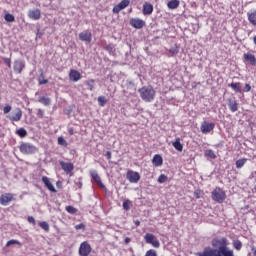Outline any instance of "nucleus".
<instances>
[{
	"mask_svg": "<svg viewBox=\"0 0 256 256\" xmlns=\"http://www.w3.org/2000/svg\"><path fill=\"white\" fill-rule=\"evenodd\" d=\"M212 247H205L198 256H235L233 249L229 248V240L226 237L214 238L211 241Z\"/></svg>",
	"mask_w": 256,
	"mask_h": 256,
	"instance_id": "f257e3e1",
	"label": "nucleus"
},
{
	"mask_svg": "<svg viewBox=\"0 0 256 256\" xmlns=\"http://www.w3.org/2000/svg\"><path fill=\"white\" fill-rule=\"evenodd\" d=\"M138 93L145 103H151L155 99V89H153V86H144L138 90Z\"/></svg>",
	"mask_w": 256,
	"mask_h": 256,
	"instance_id": "f03ea898",
	"label": "nucleus"
},
{
	"mask_svg": "<svg viewBox=\"0 0 256 256\" xmlns=\"http://www.w3.org/2000/svg\"><path fill=\"white\" fill-rule=\"evenodd\" d=\"M19 149L22 155H35V153L37 152V148L35 147V145L29 142H21Z\"/></svg>",
	"mask_w": 256,
	"mask_h": 256,
	"instance_id": "7ed1b4c3",
	"label": "nucleus"
},
{
	"mask_svg": "<svg viewBox=\"0 0 256 256\" xmlns=\"http://www.w3.org/2000/svg\"><path fill=\"white\" fill-rule=\"evenodd\" d=\"M212 199L216 201V203H223V201L227 199V195L223 189L217 187L212 191Z\"/></svg>",
	"mask_w": 256,
	"mask_h": 256,
	"instance_id": "20e7f679",
	"label": "nucleus"
},
{
	"mask_svg": "<svg viewBox=\"0 0 256 256\" xmlns=\"http://www.w3.org/2000/svg\"><path fill=\"white\" fill-rule=\"evenodd\" d=\"M6 117L7 119H9V121H12V123L21 121V118L23 117V111H21V108H16L11 112V114H8Z\"/></svg>",
	"mask_w": 256,
	"mask_h": 256,
	"instance_id": "39448f33",
	"label": "nucleus"
},
{
	"mask_svg": "<svg viewBox=\"0 0 256 256\" xmlns=\"http://www.w3.org/2000/svg\"><path fill=\"white\" fill-rule=\"evenodd\" d=\"M126 179L130 182V183H139L140 179H141V175L139 174V172H135L133 170H129L126 173Z\"/></svg>",
	"mask_w": 256,
	"mask_h": 256,
	"instance_id": "423d86ee",
	"label": "nucleus"
},
{
	"mask_svg": "<svg viewBox=\"0 0 256 256\" xmlns=\"http://www.w3.org/2000/svg\"><path fill=\"white\" fill-rule=\"evenodd\" d=\"M13 69L17 75H21V73H23V69H25V60H22V59L15 60L13 63Z\"/></svg>",
	"mask_w": 256,
	"mask_h": 256,
	"instance_id": "0eeeda50",
	"label": "nucleus"
},
{
	"mask_svg": "<svg viewBox=\"0 0 256 256\" xmlns=\"http://www.w3.org/2000/svg\"><path fill=\"white\" fill-rule=\"evenodd\" d=\"M215 129V123L211 122H207L204 121L202 122L201 126H200V131L204 134L207 135V133H211V131H213Z\"/></svg>",
	"mask_w": 256,
	"mask_h": 256,
	"instance_id": "6e6552de",
	"label": "nucleus"
},
{
	"mask_svg": "<svg viewBox=\"0 0 256 256\" xmlns=\"http://www.w3.org/2000/svg\"><path fill=\"white\" fill-rule=\"evenodd\" d=\"M79 39L80 41L89 44L93 40V34L89 30L82 31L79 33Z\"/></svg>",
	"mask_w": 256,
	"mask_h": 256,
	"instance_id": "1a4fd4ad",
	"label": "nucleus"
},
{
	"mask_svg": "<svg viewBox=\"0 0 256 256\" xmlns=\"http://www.w3.org/2000/svg\"><path fill=\"white\" fill-rule=\"evenodd\" d=\"M90 175H91L93 181H95L96 184L98 185V187H100V189H103V191H107V187H105L103 185V182L101 181V177L97 173V170H91Z\"/></svg>",
	"mask_w": 256,
	"mask_h": 256,
	"instance_id": "9d476101",
	"label": "nucleus"
},
{
	"mask_svg": "<svg viewBox=\"0 0 256 256\" xmlns=\"http://www.w3.org/2000/svg\"><path fill=\"white\" fill-rule=\"evenodd\" d=\"M89 253H91V245L87 242H82L79 247V255L89 256Z\"/></svg>",
	"mask_w": 256,
	"mask_h": 256,
	"instance_id": "9b49d317",
	"label": "nucleus"
},
{
	"mask_svg": "<svg viewBox=\"0 0 256 256\" xmlns=\"http://www.w3.org/2000/svg\"><path fill=\"white\" fill-rule=\"evenodd\" d=\"M59 165L64 170L66 175L73 173V169H75V166L71 162L60 161Z\"/></svg>",
	"mask_w": 256,
	"mask_h": 256,
	"instance_id": "f8f14e48",
	"label": "nucleus"
},
{
	"mask_svg": "<svg viewBox=\"0 0 256 256\" xmlns=\"http://www.w3.org/2000/svg\"><path fill=\"white\" fill-rule=\"evenodd\" d=\"M11 201H15V195L12 193H5L1 195V205H9Z\"/></svg>",
	"mask_w": 256,
	"mask_h": 256,
	"instance_id": "ddd939ff",
	"label": "nucleus"
},
{
	"mask_svg": "<svg viewBox=\"0 0 256 256\" xmlns=\"http://www.w3.org/2000/svg\"><path fill=\"white\" fill-rule=\"evenodd\" d=\"M130 25L134 27V29H143L145 21L139 18H132L130 19Z\"/></svg>",
	"mask_w": 256,
	"mask_h": 256,
	"instance_id": "4468645a",
	"label": "nucleus"
},
{
	"mask_svg": "<svg viewBox=\"0 0 256 256\" xmlns=\"http://www.w3.org/2000/svg\"><path fill=\"white\" fill-rule=\"evenodd\" d=\"M243 59L248 65H251L252 67H255L256 65V57L255 55L251 53H244L243 54Z\"/></svg>",
	"mask_w": 256,
	"mask_h": 256,
	"instance_id": "2eb2a0df",
	"label": "nucleus"
},
{
	"mask_svg": "<svg viewBox=\"0 0 256 256\" xmlns=\"http://www.w3.org/2000/svg\"><path fill=\"white\" fill-rule=\"evenodd\" d=\"M228 107L232 113L239 111V104L235 98H228L227 99Z\"/></svg>",
	"mask_w": 256,
	"mask_h": 256,
	"instance_id": "dca6fc26",
	"label": "nucleus"
},
{
	"mask_svg": "<svg viewBox=\"0 0 256 256\" xmlns=\"http://www.w3.org/2000/svg\"><path fill=\"white\" fill-rule=\"evenodd\" d=\"M130 0H122L118 5L113 8V13H119V11H123L126 7H129Z\"/></svg>",
	"mask_w": 256,
	"mask_h": 256,
	"instance_id": "f3484780",
	"label": "nucleus"
},
{
	"mask_svg": "<svg viewBox=\"0 0 256 256\" xmlns=\"http://www.w3.org/2000/svg\"><path fill=\"white\" fill-rule=\"evenodd\" d=\"M29 19H33V21H39L41 19V10L33 9L28 11Z\"/></svg>",
	"mask_w": 256,
	"mask_h": 256,
	"instance_id": "a211bd4d",
	"label": "nucleus"
},
{
	"mask_svg": "<svg viewBox=\"0 0 256 256\" xmlns=\"http://www.w3.org/2000/svg\"><path fill=\"white\" fill-rule=\"evenodd\" d=\"M42 182L44 183L45 187H47V189L49 191H51V193H57V190L55 189V186H53V184L51 183V181L47 178V176H43L42 177Z\"/></svg>",
	"mask_w": 256,
	"mask_h": 256,
	"instance_id": "6ab92c4d",
	"label": "nucleus"
},
{
	"mask_svg": "<svg viewBox=\"0 0 256 256\" xmlns=\"http://www.w3.org/2000/svg\"><path fill=\"white\" fill-rule=\"evenodd\" d=\"M69 79L70 81L77 83V81H80L81 79V73L77 70H71L69 73Z\"/></svg>",
	"mask_w": 256,
	"mask_h": 256,
	"instance_id": "aec40b11",
	"label": "nucleus"
},
{
	"mask_svg": "<svg viewBox=\"0 0 256 256\" xmlns=\"http://www.w3.org/2000/svg\"><path fill=\"white\" fill-rule=\"evenodd\" d=\"M143 15H151L153 13V4L145 2L142 8Z\"/></svg>",
	"mask_w": 256,
	"mask_h": 256,
	"instance_id": "412c9836",
	"label": "nucleus"
},
{
	"mask_svg": "<svg viewBox=\"0 0 256 256\" xmlns=\"http://www.w3.org/2000/svg\"><path fill=\"white\" fill-rule=\"evenodd\" d=\"M152 163L155 167H161V165H163V157L159 154L154 155Z\"/></svg>",
	"mask_w": 256,
	"mask_h": 256,
	"instance_id": "4be33fe9",
	"label": "nucleus"
},
{
	"mask_svg": "<svg viewBox=\"0 0 256 256\" xmlns=\"http://www.w3.org/2000/svg\"><path fill=\"white\" fill-rule=\"evenodd\" d=\"M248 21L252 25L256 26V10L247 13Z\"/></svg>",
	"mask_w": 256,
	"mask_h": 256,
	"instance_id": "5701e85b",
	"label": "nucleus"
},
{
	"mask_svg": "<svg viewBox=\"0 0 256 256\" xmlns=\"http://www.w3.org/2000/svg\"><path fill=\"white\" fill-rule=\"evenodd\" d=\"M229 87H231V89H233V91H235V93L243 92V89H241V83H239V82H232L231 84H229Z\"/></svg>",
	"mask_w": 256,
	"mask_h": 256,
	"instance_id": "b1692460",
	"label": "nucleus"
},
{
	"mask_svg": "<svg viewBox=\"0 0 256 256\" xmlns=\"http://www.w3.org/2000/svg\"><path fill=\"white\" fill-rule=\"evenodd\" d=\"M38 101L45 105V107H48V105H51V98L45 97V96H39Z\"/></svg>",
	"mask_w": 256,
	"mask_h": 256,
	"instance_id": "393cba45",
	"label": "nucleus"
},
{
	"mask_svg": "<svg viewBox=\"0 0 256 256\" xmlns=\"http://www.w3.org/2000/svg\"><path fill=\"white\" fill-rule=\"evenodd\" d=\"M172 145L174 149H176V151H183V144H181V138H176Z\"/></svg>",
	"mask_w": 256,
	"mask_h": 256,
	"instance_id": "a878e982",
	"label": "nucleus"
},
{
	"mask_svg": "<svg viewBox=\"0 0 256 256\" xmlns=\"http://www.w3.org/2000/svg\"><path fill=\"white\" fill-rule=\"evenodd\" d=\"M232 247H234L236 251H241V249H243V242L239 239L233 240Z\"/></svg>",
	"mask_w": 256,
	"mask_h": 256,
	"instance_id": "bb28decb",
	"label": "nucleus"
},
{
	"mask_svg": "<svg viewBox=\"0 0 256 256\" xmlns=\"http://www.w3.org/2000/svg\"><path fill=\"white\" fill-rule=\"evenodd\" d=\"M167 7L168 9H177V7H179V0H170Z\"/></svg>",
	"mask_w": 256,
	"mask_h": 256,
	"instance_id": "cd10ccee",
	"label": "nucleus"
},
{
	"mask_svg": "<svg viewBox=\"0 0 256 256\" xmlns=\"http://www.w3.org/2000/svg\"><path fill=\"white\" fill-rule=\"evenodd\" d=\"M144 239H145V242L148 244V245H151V243H153L154 239H155V235H153L152 233H147L145 236H144Z\"/></svg>",
	"mask_w": 256,
	"mask_h": 256,
	"instance_id": "c85d7f7f",
	"label": "nucleus"
},
{
	"mask_svg": "<svg viewBox=\"0 0 256 256\" xmlns=\"http://www.w3.org/2000/svg\"><path fill=\"white\" fill-rule=\"evenodd\" d=\"M4 19H5L6 23H14V21H15V16H14L13 14H10V13L7 12V13L4 15Z\"/></svg>",
	"mask_w": 256,
	"mask_h": 256,
	"instance_id": "c756f323",
	"label": "nucleus"
},
{
	"mask_svg": "<svg viewBox=\"0 0 256 256\" xmlns=\"http://www.w3.org/2000/svg\"><path fill=\"white\" fill-rule=\"evenodd\" d=\"M85 85H87L89 91H94L95 90V80L90 79L85 81Z\"/></svg>",
	"mask_w": 256,
	"mask_h": 256,
	"instance_id": "7c9ffc66",
	"label": "nucleus"
},
{
	"mask_svg": "<svg viewBox=\"0 0 256 256\" xmlns=\"http://www.w3.org/2000/svg\"><path fill=\"white\" fill-rule=\"evenodd\" d=\"M16 135L23 139L24 137H27V130H25V128H19L18 130H16Z\"/></svg>",
	"mask_w": 256,
	"mask_h": 256,
	"instance_id": "2f4dec72",
	"label": "nucleus"
},
{
	"mask_svg": "<svg viewBox=\"0 0 256 256\" xmlns=\"http://www.w3.org/2000/svg\"><path fill=\"white\" fill-rule=\"evenodd\" d=\"M245 163H247V158H242L236 161V168L241 169L244 167Z\"/></svg>",
	"mask_w": 256,
	"mask_h": 256,
	"instance_id": "473e14b6",
	"label": "nucleus"
},
{
	"mask_svg": "<svg viewBox=\"0 0 256 256\" xmlns=\"http://www.w3.org/2000/svg\"><path fill=\"white\" fill-rule=\"evenodd\" d=\"M204 155L205 157H209L210 159H217V155H215V152L211 149L206 150Z\"/></svg>",
	"mask_w": 256,
	"mask_h": 256,
	"instance_id": "72a5a7b5",
	"label": "nucleus"
},
{
	"mask_svg": "<svg viewBox=\"0 0 256 256\" xmlns=\"http://www.w3.org/2000/svg\"><path fill=\"white\" fill-rule=\"evenodd\" d=\"M106 104H107V98H105V96H99L98 97V105L100 107H105Z\"/></svg>",
	"mask_w": 256,
	"mask_h": 256,
	"instance_id": "f704fd0d",
	"label": "nucleus"
},
{
	"mask_svg": "<svg viewBox=\"0 0 256 256\" xmlns=\"http://www.w3.org/2000/svg\"><path fill=\"white\" fill-rule=\"evenodd\" d=\"M131 201L130 200H125L122 204V207L124 209V211H129V209H131Z\"/></svg>",
	"mask_w": 256,
	"mask_h": 256,
	"instance_id": "c9c22d12",
	"label": "nucleus"
},
{
	"mask_svg": "<svg viewBox=\"0 0 256 256\" xmlns=\"http://www.w3.org/2000/svg\"><path fill=\"white\" fill-rule=\"evenodd\" d=\"M67 213H70V215H75L77 213V208L73 206H66Z\"/></svg>",
	"mask_w": 256,
	"mask_h": 256,
	"instance_id": "e433bc0d",
	"label": "nucleus"
},
{
	"mask_svg": "<svg viewBox=\"0 0 256 256\" xmlns=\"http://www.w3.org/2000/svg\"><path fill=\"white\" fill-rule=\"evenodd\" d=\"M58 145H61L62 147H67V140L63 138L62 136L58 137Z\"/></svg>",
	"mask_w": 256,
	"mask_h": 256,
	"instance_id": "4c0bfd02",
	"label": "nucleus"
},
{
	"mask_svg": "<svg viewBox=\"0 0 256 256\" xmlns=\"http://www.w3.org/2000/svg\"><path fill=\"white\" fill-rule=\"evenodd\" d=\"M39 227H41V229H43L44 231H49V223L45 221L39 222Z\"/></svg>",
	"mask_w": 256,
	"mask_h": 256,
	"instance_id": "58836bf2",
	"label": "nucleus"
},
{
	"mask_svg": "<svg viewBox=\"0 0 256 256\" xmlns=\"http://www.w3.org/2000/svg\"><path fill=\"white\" fill-rule=\"evenodd\" d=\"M11 245H21V242H19L18 240L12 239L6 243V247H11Z\"/></svg>",
	"mask_w": 256,
	"mask_h": 256,
	"instance_id": "ea45409f",
	"label": "nucleus"
},
{
	"mask_svg": "<svg viewBox=\"0 0 256 256\" xmlns=\"http://www.w3.org/2000/svg\"><path fill=\"white\" fill-rule=\"evenodd\" d=\"M11 109H12L11 105L6 104V105L4 106V108H3V113H4V115H9V113H11Z\"/></svg>",
	"mask_w": 256,
	"mask_h": 256,
	"instance_id": "a19ab883",
	"label": "nucleus"
},
{
	"mask_svg": "<svg viewBox=\"0 0 256 256\" xmlns=\"http://www.w3.org/2000/svg\"><path fill=\"white\" fill-rule=\"evenodd\" d=\"M71 113H73V106H69L64 109V115H67L68 117H70Z\"/></svg>",
	"mask_w": 256,
	"mask_h": 256,
	"instance_id": "79ce46f5",
	"label": "nucleus"
},
{
	"mask_svg": "<svg viewBox=\"0 0 256 256\" xmlns=\"http://www.w3.org/2000/svg\"><path fill=\"white\" fill-rule=\"evenodd\" d=\"M169 178L165 175V174H161L159 177H158V183H166V181L168 180Z\"/></svg>",
	"mask_w": 256,
	"mask_h": 256,
	"instance_id": "37998d69",
	"label": "nucleus"
},
{
	"mask_svg": "<svg viewBox=\"0 0 256 256\" xmlns=\"http://www.w3.org/2000/svg\"><path fill=\"white\" fill-rule=\"evenodd\" d=\"M2 59L4 61V65H6V67L11 69V57H9V58H2Z\"/></svg>",
	"mask_w": 256,
	"mask_h": 256,
	"instance_id": "c03bdc74",
	"label": "nucleus"
},
{
	"mask_svg": "<svg viewBox=\"0 0 256 256\" xmlns=\"http://www.w3.org/2000/svg\"><path fill=\"white\" fill-rule=\"evenodd\" d=\"M153 247H155L156 249H159L161 247V243L159 242V240L154 239L153 242H151V244Z\"/></svg>",
	"mask_w": 256,
	"mask_h": 256,
	"instance_id": "a18cd8bd",
	"label": "nucleus"
},
{
	"mask_svg": "<svg viewBox=\"0 0 256 256\" xmlns=\"http://www.w3.org/2000/svg\"><path fill=\"white\" fill-rule=\"evenodd\" d=\"M44 115H45V110H43L41 108L37 110V117L39 119H43Z\"/></svg>",
	"mask_w": 256,
	"mask_h": 256,
	"instance_id": "49530a36",
	"label": "nucleus"
},
{
	"mask_svg": "<svg viewBox=\"0 0 256 256\" xmlns=\"http://www.w3.org/2000/svg\"><path fill=\"white\" fill-rule=\"evenodd\" d=\"M106 51H108V53H113V51H115V45L113 44H108L106 46Z\"/></svg>",
	"mask_w": 256,
	"mask_h": 256,
	"instance_id": "de8ad7c7",
	"label": "nucleus"
},
{
	"mask_svg": "<svg viewBox=\"0 0 256 256\" xmlns=\"http://www.w3.org/2000/svg\"><path fill=\"white\" fill-rule=\"evenodd\" d=\"M145 256H157V251L150 249L146 252Z\"/></svg>",
	"mask_w": 256,
	"mask_h": 256,
	"instance_id": "09e8293b",
	"label": "nucleus"
},
{
	"mask_svg": "<svg viewBox=\"0 0 256 256\" xmlns=\"http://www.w3.org/2000/svg\"><path fill=\"white\" fill-rule=\"evenodd\" d=\"M169 52L172 54V55H177V53H179V50L175 47H172L170 48Z\"/></svg>",
	"mask_w": 256,
	"mask_h": 256,
	"instance_id": "8fccbe9b",
	"label": "nucleus"
},
{
	"mask_svg": "<svg viewBox=\"0 0 256 256\" xmlns=\"http://www.w3.org/2000/svg\"><path fill=\"white\" fill-rule=\"evenodd\" d=\"M28 223L31 225H36L35 218L33 216H28Z\"/></svg>",
	"mask_w": 256,
	"mask_h": 256,
	"instance_id": "3c124183",
	"label": "nucleus"
},
{
	"mask_svg": "<svg viewBox=\"0 0 256 256\" xmlns=\"http://www.w3.org/2000/svg\"><path fill=\"white\" fill-rule=\"evenodd\" d=\"M243 91L244 93H249V91H251V85L245 84Z\"/></svg>",
	"mask_w": 256,
	"mask_h": 256,
	"instance_id": "603ef678",
	"label": "nucleus"
},
{
	"mask_svg": "<svg viewBox=\"0 0 256 256\" xmlns=\"http://www.w3.org/2000/svg\"><path fill=\"white\" fill-rule=\"evenodd\" d=\"M76 231H79L80 229H85V224L80 223L75 226Z\"/></svg>",
	"mask_w": 256,
	"mask_h": 256,
	"instance_id": "864d4df0",
	"label": "nucleus"
},
{
	"mask_svg": "<svg viewBox=\"0 0 256 256\" xmlns=\"http://www.w3.org/2000/svg\"><path fill=\"white\" fill-rule=\"evenodd\" d=\"M47 83H49L47 79L39 80V85H47Z\"/></svg>",
	"mask_w": 256,
	"mask_h": 256,
	"instance_id": "5fc2aeb1",
	"label": "nucleus"
},
{
	"mask_svg": "<svg viewBox=\"0 0 256 256\" xmlns=\"http://www.w3.org/2000/svg\"><path fill=\"white\" fill-rule=\"evenodd\" d=\"M69 135H75V129L73 127L68 128Z\"/></svg>",
	"mask_w": 256,
	"mask_h": 256,
	"instance_id": "6e6d98bb",
	"label": "nucleus"
},
{
	"mask_svg": "<svg viewBox=\"0 0 256 256\" xmlns=\"http://www.w3.org/2000/svg\"><path fill=\"white\" fill-rule=\"evenodd\" d=\"M106 159L111 160V151H107L105 154Z\"/></svg>",
	"mask_w": 256,
	"mask_h": 256,
	"instance_id": "4d7b16f0",
	"label": "nucleus"
},
{
	"mask_svg": "<svg viewBox=\"0 0 256 256\" xmlns=\"http://www.w3.org/2000/svg\"><path fill=\"white\" fill-rule=\"evenodd\" d=\"M43 37V32H37L36 39Z\"/></svg>",
	"mask_w": 256,
	"mask_h": 256,
	"instance_id": "13d9d810",
	"label": "nucleus"
},
{
	"mask_svg": "<svg viewBox=\"0 0 256 256\" xmlns=\"http://www.w3.org/2000/svg\"><path fill=\"white\" fill-rule=\"evenodd\" d=\"M56 186H57L59 189H61V188L63 187V183H62L61 181H58V182L56 183Z\"/></svg>",
	"mask_w": 256,
	"mask_h": 256,
	"instance_id": "bf43d9fd",
	"label": "nucleus"
},
{
	"mask_svg": "<svg viewBox=\"0 0 256 256\" xmlns=\"http://www.w3.org/2000/svg\"><path fill=\"white\" fill-rule=\"evenodd\" d=\"M76 185L78 186V189H81L83 187V182L79 181Z\"/></svg>",
	"mask_w": 256,
	"mask_h": 256,
	"instance_id": "052dcab7",
	"label": "nucleus"
},
{
	"mask_svg": "<svg viewBox=\"0 0 256 256\" xmlns=\"http://www.w3.org/2000/svg\"><path fill=\"white\" fill-rule=\"evenodd\" d=\"M124 243H126V244L131 243V238L126 237V238L124 239Z\"/></svg>",
	"mask_w": 256,
	"mask_h": 256,
	"instance_id": "680f3d73",
	"label": "nucleus"
},
{
	"mask_svg": "<svg viewBox=\"0 0 256 256\" xmlns=\"http://www.w3.org/2000/svg\"><path fill=\"white\" fill-rule=\"evenodd\" d=\"M251 251H253V256H256V249H255V246H251Z\"/></svg>",
	"mask_w": 256,
	"mask_h": 256,
	"instance_id": "e2e57ef3",
	"label": "nucleus"
},
{
	"mask_svg": "<svg viewBox=\"0 0 256 256\" xmlns=\"http://www.w3.org/2000/svg\"><path fill=\"white\" fill-rule=\"evenodd\" d=\"M134 223H135L136 227H139V225H141V221H139V220H135Z\"/></svg>",
	"mask_w": 256,
	"mask_h": 256,
	"instance_id": "0e129e2a",
	"label": "nucleus"
},
{
	"mask_svg": "<svg viewBox=\"0 0 256 256\" xmlns=\"http://www.w3.org/2000/svg\"><path fill=\"white\" fill-rule=\"evenodd\" d=\"M253 43L256 45V36L253 37Z\"/></svg>",
	"mask_w": 256,
	"mask_h": 256,
	"instance_id": "69168bd1",
	"label": "nucleus"
},
{
	"mask_svg": "<svg viewBox=\"0 0 256 256\" xmlns=\"http://www.w3.org/2000/svg\"><path fill=\"white\" fill-rule=\"evenodd\" d=\"M195 195H196V199H199V197H200V196H199V194H198V193H196Z\"/></svg>",
	"mask_w": 256,
	"mask_h": 256,
	"instance_id": "338daca9",
	"label": "nucleus"
}]
</instances>
